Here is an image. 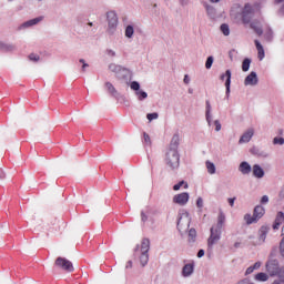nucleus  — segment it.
Listing matches in <instances>:
<instances>
[{"label": "nucleus", "mask_w": 284, "mask_h": 284, "mask_svg": "<svg viewBox=\"0 0 284 284\" xmlns=\"http://www.w3.org/2000/svg\"><path fill=\"white\" fill-rule=\"evenodd\" d=\"M223 227H225V213L220 211L217 215V223L210 229V236L207 239V247H210V250L221 241Z\"/></svg>", "instance_id": "1"}, {"label": "nucleus", "mask_w": 284, "mask_h": 284, "mask_svg": "<svg viewBox=\"0 0 284 284\" xmlns=\"http://www.w3.org/2000/svg\"><path fill=\"white\" fill-rule=\"evenodd\" d=\"M265 268L268 276L284 277V266H281L276 258H268L265 263Z\"/></svg>", "instance_id": "2"}, {"label": "nucleus", "mask_w": 284, "mask_h": 284, "mask_svg": "<svg viewBox=\"0 0 284 284\" xmlns=\"http://www.w3.org/2000/svg\"><path fill=\"white\" fill-rule=\"evenodd\" d=\"M164 161L170 170H179V165H181V155L179 154V150H169L165 154Z\"/></svg>", "instance_id": "3"}, {"label": "nucleus", "mask_w": 284, "mask_h": 284, "mask_svg": "<svg viewBox=\"0 0 284 284\" xmlns=\"http://www.w3.org/2000/svg\"><path fill=\"white\" fill-rule=\"evenodd\" d=\"M109 70L111 72H114V74L121 81H130V79H132V72L130 71V69H125L122 65L111 63V64H109Z\"/></svg>", "instance_id": "4"}, {"label": "nucleus", "mask_w": 284, "mask_h": 284, "mask_svg": "<svg viewBox=\"0 0 284 284\" xmlns=\"http://www.w3.org/2000/svg\"><path fill=\"white\" fill-rule=\"evenodd\" d=\"M150 239L144 237L141 242V255H140V264L142 267H145L150 261Z\"/></svg>", "instance_id": "5"}, {"label": "nucleus", "mask_w": 284, "mask_h": 284, "mask_svg": "<svg viewBox=\"0 0 284 284\" xmlns=\"http://www.w3.org/2000/svg\"><path fill=\"white\" fill-rule=\"evenodd\" d=\"M190 223H192V219L190 217V213H183L180 215L178 220V230L183 236L190 230Z\"/></svg>", "instance_id": "6"}, {"label": "nucleus", "mask_w": 284, "mask_h": 284, "mask_svg": "<svg viewBox=\"0 0 284 284\" xmlns=\"http://www.w3.org/2000/svg\"><path fill=\"white\" fill-rule=\"evenodd\" d=\"M106 21L109 23V32L114 34V30H116V27L119 26V17L116 16V12L109 11L106 13Z\"/></svg>", "instance_id": "7"}, {"label": "nucleus", "mask_w": 284, "mask_h": 284, "mask_svg": "<svg viewBox=\"0 0 284 284\" xmlns=\"http://www.w3.org/2000/svg\"><path fill=\"white\" fill-rule=\"evenodd\" d=\"M55 265L64 270V272H74V265L65 257H58L55 260Z\"/></svg>", "instance_id": "8"}, {"label": "nucleus", "mask_w": 284, "mask_h": 284, "mask_svg": "<svg viewBox=\"0 0 284 284\" xmlns=\"http://www.w3.org/2000/svg\"><path fill=\"white\" fill-rule=\"evenodd\" d=\"M187 201H190V193L183 192L173 196V203L176 205H187Z\"/></svg>", "instance_id": "9"}, {"label": "nucleus", "mask_w": 284, "mask_h": 284, "mask_svg": "<svg viewBox=\"0 0 284 284\" xmlns=\"http://www.w3.org/2000/svg\"><path fill=\"white\" fill-rule=\"evenodd\" d=\"M253 16H254V10L252 9V6L245 4V7L242 11L243 23H250V21H252Z\"/></svg>", "instance_id": "10"}, {"label": "nucleus", "mask_w": 284, "mask_h": 284, "mask_svg": "<svg viewBox=\"0 0 284 284\" xmlns=\"http://www.w3.org/2000/svg\"><path fill=\"white\" fill-rule=\"evenodd\" d=\"M43 19V16H40L38 18L31 19L29 21L23 22L20 27L19 30H26L28 28H32V26H37L38 23H41V20Z\"/></svg>", "instance_id": "11"}, {"label": "nucleus", "mask_w": 284, "mask_h": 284, "mask_svg": "<svg viewBox=\"0 0 284 284\" xmlns=\"http://www.w3.org/2000/svg\"><path fill=\"white\" fill-rule=\"evenodd\" d=\"M244 85H258V75L252 71L244 80Z\"/></svg>", "instance_id": "12"}, {"label": "nucleus", "mask_w": 284, "mask_h": 284, "mask_svg": "<svg viewBox=\"0 0 284 284\" xmlns=\"http://www.w3.org/2000/svg\"><path fill=\"white\" fill-rule=\"evenodd\" d=\"M252 136H254V129H248L240 138L239 140L240 145H242V143H250V141H252Z\"/></svg>", "instance_id": "13"}, {"label": "nucleus", "mask_w": 284, "mask_h": 284, "mask_svg": "<svg viewBox=\"0 0 284 284\" xmlns=\"http://www.w3.org/2000/svg\"><path fill=\"white\" fill-rule=\"evenodd\" d=\"M250 152H251V154H253V156H257L258 159H267V156H270V154H267V152L258 149V146H253L250 150Z\"/></svg>", "instance_id": "14"}, {"label": "nucleus", "mask_w": 284, "mask_h": 284, "mask_svg": "<svg viewBox=\"0 0 284 284\" xmlns=\"http://www.w3.org/2000/svg\"><path fill=\"white\" fill-rule=\"evenodd\" d=\"M205 119L207 125H212V104L210 103V100L205 101Z\"/></svg>", "instance_id": "15"}, {"label": "nucleus", "mask_w": 284, "mask_h": 284, "mask_svg": "<svg viewBox=\"0 0 284 284\" xmlns=\"http://www.w3.org/2000/svg\"><path fill=\"white\" fill-rule=\"evenodd\" d=\"M203 6L206 10V14H207L209 19H216V9L214 8V6H212L207 2H203Z\"/></svg>", "instance_id": "16"}, {"label": "nucleus", "mask_w": 284, "mask_h": 284, "mask_svg": "<svg viewBox=\"0 0 284 284\" xmlns=\"http://www.w3.org/2000/svg\"><path fill=\"white\" fill-rule=\"evenodd\" d=\"M192 274H194V264H185L182 268V276L184 278H189V276H191Z\"/></svg>", "instance_id": "17"}, {"label": "nucleus", "mask_w": 284, "mask_h": 284, "mask_svg": "<svg viewBox=\"0 0 284 284\" xmlns=\"http://www.w3.org/2000/svg\"><path fill=\"white\" fill-rule=\"evenodd\" d=\"M251 172H253L255 179H263L265 176V171L258 164H254Z\"/></svg>", "instance_id": "18"}, {"label": "nucleus", "mask_w": 284, "mask_h": 284, "mask_svg": "<svg viewBox=\"0 0 284 284\" xmlns=\"http://www.w3.org/2000/svg\"><path fill=\"white\" fill-rule=\"evenodd\" d=\"M284 223V213L283 211L277 212V215L275 217L274 224H273V230H278L281 225Z\"/></svg>", "instance_id": "19"}, {"label": "nucleus", "mask_w": 284, "mask_h": 284, "mask_svg": "<svg viewBox=\"0 0 284 284\" xmlns=\"http://www.w3.org/2000/svg\"><path fill=\"white\" fill-rule=\"evenodd\" d=\"M239 172H241V174L247 175L252 172V165H250V163L244 161L240 163Z\"/></svg>", "instance_id": "20"}, {"label": "nucleus", "mask_w": 284, "mask_h": 284, "mask_svg": "<svg viewBox=\"0 0 284 284\" xmlns=\"http://www.w3.org/2000/svg\"><path fill=\"white\" fill-rule=\"evenodd\" d=\"M253 215L257 221H260V219H263V216H265V207H263L262 205H256L254 207Z\"/></svg>", "instance_id": "21"}, {"label": "nucleus", "mask_w": 284, "mask_h": 284, "mask_svg": "<svg viewBox=\"0 0 284 284\" xmlns=\"http://www.w3.org/2000/svg\"><path fill=\"white\" fill-rule=\"evenodd\" d=\"M251 29L254 30V32L261 37L263 34V24H261V22L258 21H253L251 22Z\"/></svg>", "instance_id": "22"}, {"label": "nucleus", "mask_w": 284, "mask_h": 284, "mask_svg": "<svg viewBox=\"0 0 284 284\" xmlns=\"http://www.w3.org/2000/svg\"><path fill=\"white\" fill-rule=\"evenodd\" d=\"M17 50V47L12 43H4L0 41V51L1 52H14Z\"/></svg>", "instance_id": "23"}, {"label": "nucleus", "mask_w": 284, "mask_h": 284, "mask_svg": "<svg viewBox=\"0 0 284 284\" xmlns=\"http://www.w3.org/2000/svg\"><path fill=\"white\" fill-rule=\"evenodd\" d=\"M254 43L257 50L258 59L260 61H263V59H265V49H263V44H261L258 40H255Z\"/></svg>", "instance_id": "24"}, {"label": "nucleus", "mask_w": 284, "mask_h": 284, "mask_svg": "<svg viewBox=\"0 0 284 284\" xmlns=\"http://www.w3.org/2000/svg\"><path fill=\"white\" fill-rule=\"evenodd\" d=\"M270 232V226H261L260 229V241H262V243H265V240L267 239V234Z\"/></svg>", "instance_id": "25"}, {"label": "nucleus", "mask_w": 284, "mask_h": 284, "mask_svg": "<svg viewBox=\"0 0 284 284\" xmlns=\"http://www.w3.org/2000/svg\"><path fill=\"white\" fill-rule=\"evenodd\" d=\"M180 141H181V139L179 138V134H174L171 140L169 150H179Z\"/></svg>", "instance_id": "26"}, {"label": "nucleus", "mask_w": 284, "mask_h": 284, "mask_svg": "<svg viewBox=\"0 0 284 284\" xmlns=\"http://www.w3.org/2000/svg\"><path fill=\"white\" fill-rule=\"evenodd\" d=\"M255 281H258L260 283H265V282L270 281V274L263 273V272L257 273L255 275Z\"/></svg>", "instance_id": "27"}, {"label": "nucleus", "mask_w": 284, "mask_h": 284, "mask_svg": "<svg viewBox=\"0 0 284 284\" xmlns=\"http://www.w3.org/2000/svg\"><path fill=\"white\" fill-rule=\"evenodd\" d=\"M124 37L132 39L134 37V26L128 24L124 30Z\"/></svg>", "instance_id": "28"}, {"label": "nucleus", "mask_w": 284, "mask_h": 284, "mask_svg": "<svg viewBox=\"0 0 284 284\" xmlns=\"http://www.w3.org/2000/svg\"><path fill=\"white\" fill-rule=\"evenodd\" d=\"M186 232H189V234H187V236H189V243H196V229H190L189 231H186Z\"/></svg>", "instance_id": "29"}, {"label": "nucleus", "mask_w": 284, "mask_h": 284, "mask_svg": "<svg viewBox=\"0 0 284 284\" xmlns=\"http://www.w3.org/2000/svg\"><path fill=\"white\" fill-rule=\"evenodd\" d=\"M244 221H246V225H252V223H257L258 222V220L250 213H246L244 215Z\"/></svg>", "instance_id": "30"}, {"label": "nucleus", "mask_w": 284, "mask_h": 284, "mask_svg": "<svg viewBox=\"0 0 284 284\" xmlns=\"http://www.w3.org/2000/svg\"><path fill=\"white\" fill-rule=\"evenodd\" d=\"M252 64V60L250 58H245L242 62V71L243 72H248L250 71V65Z\"/></svg>", "instance_id": "31"}, {"label": "nucleus", "mask_w": 284, "mask_h": 284, "mask_svg": "<svg viewBox=\"0 0 284 284\" xmlns=\"http://www.w3.org/2000/svg\"><path fill=\"white\" fill-rule=\"evenodd\" d=\"M205 165L209 174H216V165H214V163L206 161Z\"/></svg>", "instance_id": "32"}, {"label": "nucleus", "mask_w": 284, "mask_h": 284, "mask_svg": "<svg viewBox=\"0 0 284 284\" xmlns=\"http://www.w3.org/2000/svg\"><path fill=\"white\" fill-rule=\"evenodd\" d=\"M220 30L224 37H230V26L227 23L221 24Z\"/></svg>", "instance_id": "33"}, {"label": "nucleus", "mask_w": 284, "mask_h": 284, "mask_svg": "<svg viewBox=\"0 0 284 284\" xmlns=\"http://www.w3.org/2000/svg\"><path fill=\"white\" fill-rule=\"evenodd\" d=\"M183 185H184V190H187V187H190V186L187 185V182L181 181V182H179L178 184H174V185H173V190H174L175 192H178V190H181V187H183Z\"/></svg>", "instance_id": "34"}, {"label": "nucleus", "mask_w": 284, "mask_h": 284, "mask_svg": "<svg viewBox=\"0 0 284 284\" xmlns=\"http://www.w3.org/2000/svg\"><path fill=\"white\" fill-rule=\"evenodd\" d=\"M105 88L108 89L110 94H112V97H116L118 92H116V89L114 88V85H112V83L106 82Z\"/></svg>", "instance_id": "35"}, {"label": "nucleus", "mask_w": 284, "mask_h": 284, "mask_svg": "<svg viewBox=\"0 0 284 284\" xmlns=\"http://www.w3.org/2000/svg\"><path fill=\"white\" fill-rule=\"evenodd\" d=\"M227 72L230 74V85H232V71L231 70H226L225 73L221 74L220 80L225 81V79H226V81H227V79H229Z\"/></svg>", "instance_id": "36"}, {"label": "nucleus", "mask_w": 284, "mask_h": 284, "mask_svg": "<svg viewBox=\"0 0 284 284\" xmlns=\"http://www.w3.org/2000/svg\"><path fill=\"white\" fill-rule=\"evenodd\" d=\"M135 95L138 97L139 101H144V99L148 97V92L143 90L135 91Z\"/></svg>", "instance_id": "37"}, {"label": "nucleus", "mask_w": 284, "mask_h": 284, "mask_svg": "<svg viewBox=\"0 0 284 284\" xmlns=\"http://www.w3.org/2000/svg\"><path fill=\"white\" fill-rule=\"evenodd\" d=\"M213 63H214V57H212V55L207 57L206 62H205L206 70H211Z\"/></svg>", "instance_id": "38"}, {"label": "nucleus", "mask_w": 284, "mask_h": 284, "mask_svg": "<svg viewBox=\"0 0 284 284\" xmlns=\"http://www.w3.org/2000/svg\"><path fill=\"white\" fill-rule=\"evenodd\" d=\"M227 77H229V79L225 80V88H226V99H230V92H231V90H230V87H231V84H230V72H227Z\"/></svg>", "instance_id": "39"}, {"label": "nucleus", "mask_w": 284, "mask_h": 284, "mask_svg": "<svg viewBox=\"0 0 284 284\" xmlns=\"http://www.w3.org/2000/svg\"><path fill=\"white\" fill-rule=\"evenodd\" d=\"M130 88H131V90H134V92H138L141 90V84L138 81H133V82H131Z\"/></svg>", "instance_id": "40"}, {"label": "nucleus", "mask_w": 284, "mask_h": 284, "mask_svg": "<svg viewBox=\"0 0 284 284\" xmlns=\"http://www.w3.org/2000/svg\"><path fill=\"white\" fill-rule=\"evenodd\" d=\"M146 119H148V121L152 122V121L159 119V113H156V112L148 113Z\"/></svg>", "instance_id": "41"}, {"label": "nucleus", "mask_w": 284, "mask_h": 284, "mask_svg": "<svg viewBox=\"0 0 284 284\" xmlns=\"http://www.w3.org/2000/svg\"><path fill=\"white\" fill-rule=\"evenodd\" d=\"M273 145H284V138L275 136L273 139Z\"/></svg>", "instance_id": "42"}, {"label": "nucleus", "mask_w": 284, "mask_h": 284, "mask_svg": "<svg viewBox=\"0 0 284 284\" xmlns=\"http://www.w3.org/2000/svg\"><path fill=\"white\" fill-rule=\"evenodd\" d=\"M143 136H144V143L145 145H152V140L150 139V134L148 133H143Z\"/></svg>", "instance_id": "43"}, {"label": "nucleus", "mask_w": 284, "mask_h": 284, "mask_svg": "<svg viewBox=\"0 0 284 284\" xmlns=\"http://www.w3.org/2000/svg\"><path fill=\"white\" fill-rule=\"evenodd\" d=\"M280 254L284 258V236L282 237L280 242Z\"/></svg>", "instance_id": "44"}, {"label": "nucleus", "mask_w": 284, "mask_h": 284, "mask_svg": "<svg viewBox=\"0 0 284 284\" xmlns=\"http://www.w3.org/2000/svg\"><path fill=\"white\" fill-rule=\"evenodd\" d=\"M79 63H82V72H85V68H90V64H88L84 59H80Z\"/></svg>", "instance_id": "45"}, {"label": "nucleus", "mask_w": 284, "mask_h": 284, "mask_svg": "<svg viewBox=\"0 0 284 284\" xmlns=\"http://www.w3.org/2000/svg\"><path fill=\"white\" fill-rule=\"evenodd\" d=\"M267 203H270V196L263 195L262 199H261V204L262 205H267Z\"/></svg>", "instance_id": "46"}, {"label": "nucleus", "mask_w": 284, "mask_h": 284, "mask_svg": "<svg viewBox=\"0 0 284 284\" xmlns=\"http://www.w3.org/2000/svg\"><path fill=\"white\" fill-rule=\"evenodd\" d=\"M214 125H215V132H221V121L219 120H215L214 121Z\"/></svg>", "instance_id": "47"}, {"label": "nucleus", "mask_w": 284, "mask_h": 284, "mask_svg": "<svg viewBox=\"0 0 284 284\" xmlns=\"http://www.w3.org/2000/svg\"><path fill=\"white\" fill-rule=\"evenodd\" d=\"M105 54H108V57H116V52L112 49H106Z\"/></svg>", "instance_id": "48"}, {"label": "nucleus", "mask_w": 284, "mask_h": 284, "mask_svg": "<svg viewBox=\"0 0 284 284\" xmlns=\"http://www.w3.org/2000/svg\"><path fill=\"white\" fill-rule=\"evenodd\" d=\"M29 59H30V61H36L37 62V61H39L40 57L38 54L31 53L29 55Z\"/></svg>", "instance_id": "49"}, {"label": "nucleus", "mask_w": 284, "mask_h": 284, "mask_svg": "<svg viewBox=\"0 0 284 284\" xmlns=\"http://www.w3.org/2000/svg\"><path fill=\"white\" fill-rule=\"evenodd\" d=\"M180 6H182V8H185V6H190V1L191 0H178Z\"/></svg>", "instance_id": "50"}, {"label": "nucleus", "mask_w": 284, "mask_h": 284, "mask_svg": "<svg viewBox=\"0 0 284 284\" xmlns=\"http://www.w3.org/2000/svg\"><path fill=\"white\" fill-rule=\"evenodd\" d=\"M272 284H284V277H277L275 278Z\"/></svg>", "instance_id": "51"}, {"label": "nucleus", "mask_w": 284, "mask_h": 284, "mask_svg": "<svg viewBox=\"0 0 284 284\" xmlns=\"http://www.w3.org/2000/svg\"><path fill=\"white\" fill-rule=\"evenodd\" d=\"M196 206L201 210L203 207V197H197Z\"/></svg>", "instance_id": "52"}, {"label": "nucleus", "mask_w": 284, "mask_h": 284, "mask_svg": "<svg viewBox=\"0 0 284 284\" xmlns=\"http://www.w3.org/2000/svg\"><path fill=\"white\" fill-rule=\"evenodd\" d=\"M203 256H205V250L201 248V250L197 252V258H203Z\"/></svg>", "instance_id": "53"}, {"label": "nucleus", "mask_w": 284, "mask_h": 284, "mask_svg": "<svg viewBox=\"0 0 284 284\" xmlns=\"http://www.w3.org/2000/svg\"><path fill=\"white\" fill-rule=\"evenodd\" d=\"M141 221L142 223H145V221H148V215L143 211L141 212Z\"/></svg>", "instance_id": "54"}, {"label": "nucleus", "mask_w": 284, "mask_h": 284, "mask_svg": "<svg viewBox=\"0 0 284 284\" xmlns=\"http://www.w3.org/2000/svg\"><path fill=\"white\" fill-rule=\"evenodd\" d=\"M190 81H191L190 75L185 74L183 79V82L185 83V85H190Z\"/></svg>", "instance_id": "55"}, {"label": "nucleus", "mask_w": 284, "mask_h": 284, "mask_svg": "<svg viewBox=\"0 0 284 284\" xmlns=\"http://www.w3.org/2000/svg\"><path fill=\"white\" fill-rule=\"evenodd\" d=\"M234 201H236V197H230V199L227 200L229 205H230L231 207H234Z\"/></svg>", "instance_id": "56"}, {"label": "nucleus", "mask_w": 284, "mask_h": 284, "mask_svg": "<svg viewBox=\"0 0 284 284\" xmlns=\"http://www.w3.org/2000/svg\"><path fill=\"white\" fill-rule=\"evenodd\" d=\"M253 272H254V267L250 266V267L246 268L245 275L247 276V275L252 274Z\"/></svg>", "instance_id": "57"}, {"label": "nucleus", "mask_w": 284, "mask_h": 284, "mask_svg": "<svg viewBox=\"0 0 284 284\" xmlns=\"http://www.w3.org/2000/svg\"><path fill=\"white\" fill-rule=\"evenodd\" d=\"M278 196H280L281 201H283V199H284V185L281 187Z\"/></svg>", "instance_id": "58"}, {"label": "nucleus", "mask_w": 284, "mask_h": 284, "mask_svg": "<svg viewBox=\"0 0 284 284\" xmlns=\"http://www.w3.org/2000/svg\"><path fill=\"white\" fill-rule=\"evenodd\" d=\"M265 37H266L267 41H272V30H268V31L265 33Z\"/></svg>", "instance_id": "59"}, {"label": "nucleus", "mask_w": 284, "mask_h": 284, "mask_svg": "<svg viewBox=\"0 0 284 284\" xmlns=\"http://www.w3.org/2000/svg\"><path fill=\"white\" fill-rule=\"evenodd\" d=\"M6 179V171L3 169H0V181H3Z\"/></svg>", "instance_id": "60"}, {"label": "nucleus", "mask_w": 284, "mask_h": 284, "mask_svg": "<svg viewBox=\"0 0 284 284\" xmlns=\"http://www.w3.org/2000/svg\"><path fill=\"white\" fill-rule=\"evenodd\" d=\"M125 270H132V261H128L125 265Z\"/></svg>", "instance_id": "61"}, {"label": "nucleus", "mask_w": 284, "mask_h": 284, "mask_svg": "<svg viewBox=\"0 0 284 284\" xmlns=\"http://www.w3.org/2000/svg\"><path fill=\"white\" fill-rule=\"evenodd\" d=\"M276 256V248H273L268 258H274Z\"/></svg>", "instance_id": "62"}, {"label": "nucleus", "mask_w": 284, "mask_h": 284, "mask_svg": "<svg viewBox=\"0 0 284 284\" xmlns=\"http://www.w3.org/2000/svg\"><path fill=\"white\" fill-rule=\"evenodd\" d=\"M252 267H253V270H260L261 268V262H256Z\"/></svg>", "instance_id": "63"}, {"label": "nucleus", "mask_w": 284, "mask_h": 284, "mask_svg": "<svg viewBox=\"0 0 284 284\" xmlns=\"http://www.w3.org/2000/svg\"><path fill=\"white\" fill-rule=\"evenodd\" d=\"M280 14H284V3H283L282 7L280 8Z\"/></svg>", "instance_id": "64"}]
</instances>
